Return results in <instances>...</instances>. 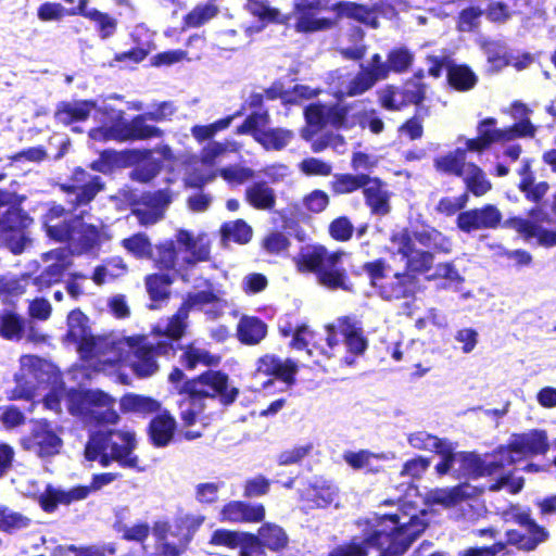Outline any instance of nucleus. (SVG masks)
I'll return each mask as SVG.
<instances>
[{"instance_id": "nucleus-14", "label": "nucleus", "mask_w": 556, "mask_h": 556, "mask_svg": "<svg viewBox=\"0 0 556 556\" xmlns=\"http://www.w3.org/2000/svg\"><path fill=\"white\" fill-rule=\"evenodd\" d=\"M332 7L331 0H300L294 5L296 13L295 31L311 34L333 28L336 21L328 17L314 16L319 11H332Z\"/></svg>"}, {"instance_id": "nucleus-10", "label": "nucleus", "mask_w": 556, "mask_h": 556, "mask_svg": "<svg viewBox=\"0 0 556 556\" xmlns=\"http://www.w3.org/2000/svg\"><path fill=\"white\" fill-rule=\"evenodd\" d=\"M33 219L18 206H11L0 216V241L14 254L21 253L26 244V229Z\"/></svg>"}, {"instance_id": "nucleus-17", "label": "nucleus", "mask_w": 556, "mask_h": 556, "mask_svg": "<svg viewBox=\"0 0 556 556\" xmlns=\"http://www.w3.org/2000/svg\"><path fill=\"white\" fill-rule=\"evenodd\" d=\"M361 189L366 206L372 215L384 216L390 213V192L388 185L378 176L366 175Z\"/></svg>"}, {"instance_id": "nucleus-22", "label": "nucleus", "mask_w": 556, "mask_h": 556, "mask_svg": "<svg viewBox=\"0 0 556 556\" xmlns=\"http://www.w3.org/2000/svg\"><path fill=\"white\" fill-rule=\"evenodd\" d=\"M174 281V276L168 273H153L144 277L146 290L151 301L148 304L149 309H161L169 301Z\"/></svg>"}, {"instance_id": "nucleus-40", "label": "nucleus", "mask_w": 556, "mask_h": 556, "mask_svg": "<svg viewBox=\"0 0 556 556\" xmlns=\"http://www.w3.org/2000/svg\"><path fill=\"white\" fill-rule=\"evenodd\" d=\"M304 118L311 130L303 134V138L308 141L313 134L328 126V105L321 102L309 103L304 108Z\"/></svg>"}, {"instance_id": "nucleus-35", "label": "nucleus", "mask_w": 556, "mask_h": 556, "mask_svg": "<svg viewBox=\"0 0 556 556\" xmlns=\"http://www.w3.org/2000/svg\"><path fill=\"white\" fill-rule=\"evenodd\" d=\"M467 164L466 150H463V148H456L454 151L433 160V167L437 172L455 177H464Z\"/></svg>"}, {"instance_id": "nucleus-43", "label": "nucleus", "mask_w": 556, "mask_h": 556, "mask_svg": "<svg viewBox=\"0 0 556 556\" xmlns=\"http://www.w3.org/2000/svg\"><path fill=\"white\" fill-rule=\"evenodd\" d=\"M359 106V101L351 103L336 102L328 105V125L334 129H351L352 111Z\"/></svg>"}, {"instance_id": "nucleus-52", "label": "nucleus", "mask_w": 556, "mask_h": 556, "mask_svg": "<svg viewBox=\"0 0 556 556\" xmlns=\"http://www.w3.org/2000/svg\"><path fill=\"white\" fill-rule=\"evenodd\" d=\"M147 114H138L130 119L131 141L162 138L164 131L153 125L147 124Z\"/></svg>"}, {"instance_id": "nucleus-31", "label": "nucleus", "mask_w": 556, "mask_h": 556, "mask_svg": "<svg viewBox=\"0 0 556 556\" xmlns=\"http://www.w3.org/2000/svg\"><path fill=\"white\" fill-rule=\"evenodd\" d=\"M262 526L254 533L258 538L263 548L274 553H280L289 545V536L286 530L275 522H261Z\"/></svg>"}, {"instance_id": "nucleus-64", "label": "nucleus", "mask_w": 556, "mask_h": 556, "mask_svg": "<svg viewBox=\"0 0 556 556\" xmlns=\"http://www.w3.org/2000/svg\"><path fill=\"white\" fill-rule=\"evenodd\" d=\"M90 332L87 315L79 308H75L67 315V333L66 337L73 341L79 339L83 334Z\"/></svg>"}, {"instance_id": "nucleus-1", "label": "nucleus", "mask_w": 556, "mask_h": 556, "mask_svg": "<svg viewBox=\"0 0 556 556\" xmlns=\"http://www.w3.org/2000/svg\"><path fill=\"white\" fill-rule=\"evenodd\" d=\"M67 211L55 202L49 204L43 215L47 236L58 243L65 244L76 255L93 253L108 238L102 227L86 223L81 215L65 217Z\"/></svg>"}, {"instance_id": "nucleus-7", "label": "nucleus", "mask_w": 556, "mask_h": 556, "mask_svg": "<svg viewBox=\"0 0 556 556\" xmlns=\"http://www.w3.org/2000/svg\"><path fill=\"white\" fill-rule=\"evenodd\" d=\"M67 401L72 415L93 426L116 425L121 419L113 408L114 399L101 390H72Z\"/></svg>"}, {"instance_id": "nucleus-50", "label": "nucleus", "mask_w": 556, "mask_h": 556, "mask_svg": "<svg viewBox=\"0 0 556 556\" xmlns=\"http://www.w3.org/2000/svg\"><path fill=\"white\" fill-rule=\"evenodd\" d=\"M122 247L136 258H151L152 244L149 237L144 232H137L125 238L121 242Z\"/></svg>"}, {"instance_id": "nucleus-60", "label": "nucleus", "mask_w": 556, "mask_h": 556, "mask_svg": "<svg viewBox=\"0 0 556 556\" xmlns=\"http://www.w3.org/2000/svg\"><path fill=\"white\" fill-rule=\"evenodd\" d=\"M271 482L263 475L248 478L242 483V495L247 500L262 497L269 493Z\"/></svg>"}, {"instance_id": "nucleus-54", "label": "nucleus", "mask_w": 556, "mask_h": 556, "mask_svg": "<svg viewBox=\"0 0 556 556\" xmlns=\"http://www.w3.org/2000/svg\"><path fill=\"white\" fill-rule=\"evenodd\" d=\"M390 73L402 74L410 70L415 56L414 53L406 47L392 48L387 55Z\"/></svg>"}, {"instance_id": "nucleus-49", "label": "nucleus", "mask_w": 556, "mask_h": 556, "mask_svg": "<svg viewBox=\"0 0 556 556\" xmlns=\"http://www.w3.org/2000/svg\"><path fill=\"white\" fill-rule=\"evenodd\" d=\"M224 239L231 240L238 244H247L253 236L252 227L243 219L224 223L220 227Z\"/></svg>"}, {"instance_id": "nucleus-39", "label": "nucleus", "mask_w": 556, "mask_h": 556, "mask_svg": "<svg viewBox=\"0 0 556 556\" xmlns=\"http://www.w3.org/2000/svg\"><path fill=\"white\" fill-rule=\"evenodd\" d=\"M414 238L420 245L432 250L434 253L448 254L452 251L448 238L434 227H424L415 230Z\"/></svg>"}, {"instance_id": "nucleus-59", "label": "nucleus", "mask_w": 556, "mask_h": 556, "mask_svg": "<svg viewBox=\"0 0 556 556\" xmlns=\"http://www.w3.org/2000/svg\"><path fill=\"white\" fill-rule=\"evenodd\" d=\"M503 142H508L519 138H533L536 134V127L529 117L521 118L510 126L502 128Z\"/></svg>"}, {"instance_id": "nucleus-12", "label": "nucleus", "mask_w": 556, "mask_h": 556, "mask_svg": "<svg viewBox=\"0 0 556 556\" xmlns=\"http://www.w3.org/2000/svg\"><path fill=\"white\" fill-rule=\"evenodd\" d=\"M62 443V439L46 419L33 421L29 433L20 439V445L24 451L33 452L39 457H51L59 454Z\"/></svg>"}, {"instance_id": "nucleus-53", "label": "nucleus", "mask_w": 556, "mask_h": 556, "mask_svg": "<svg viewBox=\"0 0 556 556\" xmlns=\"http://www.w3.org/2000/svg\"><path fill=\"white\" fill-rule=\"evenodd\" d=\"M400 98L404 108L409 105L420 106L426 99L427 85L415 83V80H405L401 87H397Z\"/></svg>"}, {"instance_id": "nucleus-3", "label": "nucleus", "mask_w": 556, "mask_h": 556, "mask_svg": "<svg viewBox=\"0 0 556 556\" xmlns=\"http://www.w3.org/2000/svg\"><path fill=\"white\" fill-rule=\"evenodd\" d=\"M137 441L132 431L109 429L90 433L85 445V458L90 462L99 460L108 467L116 462L123 468L137 469L139 457L134 454Z\"/></svg>"}, {"instance_id": "nucleus-6", "label": "nucleus", "mask_w": 556, "mask_h": 556, "mask_svg": "<svg viewBox=\"0 0 556 556\" xmlns=\"http://www.w3.org/2000/svg\"><path fill=\"white\" fill-rule=\"evenodd\" d=\"M513 521L525 528L528 534H523L516 529H508L505 532L506 542L496 541L489 546L468 547L460 553V556H496L505 551L507 545H513L519 551L532 552L549 538L548 531L532 519L528 511L514 514Z\"/></svg>"}, {"instance_id": "nucleus-36", "label": "nucleus", "mask_w": 556, "mask_h": 556, "mask_svg": "<svg viewBox=\"0 0 556 556\" xmlns=\"http://www.w3.org/2000/svg\"><path fill=\"white\" fill-rule=\"evenodd\" d=\"M446 80L450 87L459 92H466L475 88L478 76L467 64H447Z\"/></svg>"}, {"instance_id": "nucleus-46", "label": "nucleus", "mask_w": 556, "mask_h": 556, "mask_svg": "<svg viewBox=\"0 0 556 556\" xmlns=\"http://www.w3.org/2000/svg\"><path fill=\"white\" fill-rule=\"evenodd\" d=\"M30 525L31 519L28 516L0 505V531L12 534L27 529Z\"/></svg>"}, {"instance_id": "nucleus-13", "label": "nucleus", "mask_w": 556, "mask_h": 556, "mask_svg": "<svg viewBox=\"0 0 556 556\" xmlns=\"http://www.w3.org/2000/svg\"><path fill=\"white\" fill-rule=\"evenodd\" d=\"M298 371L299 365L296 361L290 357L281 358L273 353H266L255 362V376L268 378L263 382L264 389L273 386L275 380L292 387L295 384Z\"/></svg>"}, {"instance_id": "nucleus-23", "label": "nucleus", "mask_w": 556, "mask_h": 556, "mask_svg": "<svg viewBox=\"0 0 556 556\" xmlns=\"http://www.w3.org/2000/svg\"><path fill=\"white\" fill-rule=\"evenodd\" d=\"M506 226H508V229L515 230L527 241L535 238L542 247L551 248L556 245V229L548 230L542 228L535 222L519 216L508 217Z\"/></svg>"}, {"instance_id": "nucleus-15", "label": "nucleus", "mask_w": 556, "mask_h": 556, "mask_svg": "<svg viewBox=\"0 0 556 556\" xmlns=\"http://www.w3.org/2000/svg\"><path fill=\"white\" fill-rule=\"evenodd\" d=\"M266 518V508L263 503L245 500H231L226 502L218 511V520L231 525L261 523Z\"/></svg>"}, {"instance_id": "nucleus-19", "label": "nucleus", "mask_w": 556, "mask_h": 556, "mask_svg": "<svg viewBox=\"0 0 556 556\" xmlns=\"http://www.w3.org/2000/svg\"><path fill=\"white\" fill-rule=\"evenodd\" d=\"M511 453L523 455H544L548 448V438L545 430L532 429L523 433H514L507 443Z\"/></svg>"}, {"instance_id": "nucleus-51", "label": "nucleus", "mask_w": 556, "mask_h": 556, "mask_svg": "<svg viewBox=\"0 0 556 556\" xmlns=\"http://www.w3.org/2000/svg\"><path fill=\"white\" fill-rule=\"evenodd\" d=\"M433 452L441 458L434 467L439 477L447 475L452 470L454 463H458V452H455L452 443L446 439L438 441Z\"/></svg>"}, {"instance_id": "nucleus-16", "label": "nucleus", "mask_w": 556, "mask_h": 556, "mask_svg": "<svg viewBox=\"0 0 556 556\" xmlns=\"http://www.w3.org/2000/svg\"><path fill=\"white\" fill-rule=\"evenodd\" d=\"M127 343L130 349V368L134 375L138 378H148L159 370L156 357L150 343L146 342L144 337H129Z\"/></svg>"}, {"instance_id": "nucleus-20", "label": "nucleus", "mask_w": 556, "mask_h": 556, "mask_svg": "<svg viewBox=\"0 0 556 556\" xmlns=\"http://www.w3.org/2000/svg\"><path fill=\"white\" fill-rule=\"evenodd\" d=\"M383 545L382 532L370 530L363 539L353 536L334 545L326 556H369L370 547L381 548Z\"/></svg>"}, {"instance_id": "nucleus-11", "label": "nucleus", "mask_w": 556, "mask_h": 556, "mask_svg": "<svg viewBox=\"0 0 556 556\" xmlns=\"http://www.w3.org/2000/svg\"><path fill=\"white\" fill-rule=\"evenodd\" d=\"M455 223L457 228L465 233L508 228L506 226L507 218L504 219L501 210L491 203L459 212Z\"/></svg>"}, {"instance_id": "nucleus-56", "label": "nucleus", "mask_w": 556, "mask_h": 556, "mask_svg": "<svg viewBox=\"0 0 556 556\" xmlns=\"http://www.w3.org/2000/svg\"><path fill=\"white\" fill-rule=\"evenodd\" d=\"M77 13H80L78 4L66 9L58 2H43L37 10L38 18L43 22L59 21L65 16H77Z\"/></svg>"}, {"instance_id": "nucleus-29", "label": "nucleus", "mask_w": 556, "mask_h": 556, "mask_svg": "<svg viewBox=\"0 0 556 556\" xmlns=\"http://www.w3.org/2000/svg\"><path fill=\"white\" fill-rule=\"evenodd\" d=\"M119 408L124 414L134 413L147 417L160 413L162 403L152 396L126 393L119 399Z\"/></svg>"}, {"instance_id": "nucleus-34", "label": "nucleus", "mask_w": 556, "mask_h": 556, "mask_svg": "<svg viewBox=\"0 0 556 556\" xmlns=\"http://www.w3.org/2000/svg\"><path fill=\"white\" fill-rule=\"evenodd\" d=\"M88 0H78L77 16H83L96 23L99 35L102 39L112 37L117 28L116 18L112 17L109 13L99 11L98 9H87Z\"/></svg>"}, {"instance_id": "nucleus-41", "label": "nucleus", "mask_w": 556, "mask_h": 556, "mask_svg": "<svg viewBox=\"0 0 556 556\" xmlns=\"http://www.w3.org/2000/svg\"><path fill=\"white\" fill-rule=\"evenodd\" d=\"M154 267L163 273L174 270L177 264L178 253L176 242L172 239L159 242L155 245V254H152Z\"/></svg>"}, {"instance_id": "nucleus-62", "label": "nucleus", "mask_w": 556, "mask_h": 556, "mask_svg": "<svg viewBox=\"0 0 556 556\" xmlns=\"http://www.w3.org/2000/svg\"><path fill=\"white\" fill-rule=\"evenodd\" d=\"M188 313L185 312L181 306L178 307L177 312L168 319V323L164 330H159V334L166 336L170 340H180L187 329Z\"/></svg>"}, {"instance_id": "nucleus-9", "label": "nucleus", "mask_w": 556, "mask_h": 556, "mask_svg": "<svg viewBox=\"0 0 556 556\" xmlns=\"http://www.w3.org/2000/svg\"><path fill=\"white\" fill-rule=\"evenodd\" d=\"M67 195L70 212L89 205L105 189V182L99 175H93L83 167H75L68 179L59 185Z\"/></svg>"}, {"instance_id": "nucleus-48", "label": "nucleus", "mask_w": 556, "mask_h": 556, "mask_svg": "<svg viewBox=\"0 0 556 556\" xmlns=\"http://www.w3.org/2000/svg\"><path fill=\"white\" fill-rule=\"evenodd\" d=\"M270 122V115L267 109L258 112H252L247 116L241 125L236 128V135H251L255 140L257 134L265 131V127Z\"/></svg>"}, {"instance_id": "nucleus-42", "label": "nucleus", "mask_w": 556, "mask_h": 556, "mask_svg": "<svg viewBox=\"0 0 556 556\" xmlns=\"http://www.w3.org/2000/svg\"><path fill=\"white\" fill-rule=\"evenodd\" d=\"M293 132L283 128H268L262 134H257L255 141L260 143L266 151H280L285 149L291 139Z\"/></svg>"}, {"instance_id": "nucleus-47", "label": "nucleus", "mask_w": 556, "mask_h": 556, "mask_svg": "<svg viewBox=\"0 0 556 556\" xmlns=\"http://www.w3.org/2000/svg\"><path fill=\"white\" fill-rule=\"evenodd\" d=\"M218 13L219 9L215 3H199L184 16L182 23L185 27L198 28L214 18Z\"/></svg>"}, {"instance_id": "nucleus-25", "label": "nucleus", "mask_w": 556, "mask_h": 556, "mask_svg": "<svg viewBox=\"0 0 556 556\" xmlns=\"http://www.w3.org/2000/svg\"><path fill=\"white\" fill-rule=\"evenodd\" d=\"M338 328L343 337L348 352L353 356H362L368 349V339L366 338L362 326L352 318L344 316L339 318Z\"/></svg>"}, {"instance_id": "nucleus-44", "label": "nucleus", "mask_w": 556, "mask_h": 556, "mask_svg": "<svg viewBox=\"0 0 556 556\" xmlns=\"http://www.w3.org/2000/svg\"><path fill=\"white\" fill-rule=\"evenodd\" d=\"M468 175L464 177V182L467 191L475 197H482L492 189L491 181L486 178L483 169L476 163L469 162L467 164Z\"/></svg>"}, {"instance_id": "nucleus-45", "label": "nucleus", "mask_w": 556, "mask_h": 556, "mask_svg": "<svg viewBox=\"0 0 556 556\" xmlns=\"http://www.w3.org/2000/svg\"><path fill=\"white\" fill-rule=\"evenodd\" d=\"M482 456L473 451L458 452V478H482Z\"/></svg>"}, {"instance_id": "nucleus-4", "label": "nucleus", "mask_w": 556, "mask_h": 556, "mask_svg": "<svg viewBox=\"0 0 556 556\" xmlns=\"http://www.w3.org/2000/svg\"><path fill=\"white\" fill-rule=\"evenodd\" d=\"M193 404L203 400H217L222 406L232 405L239 397V388L232 384L227 372L220 369H207L186 381L178 389Z\"/></svg>"}, {"instance_id": "nucleus-37", "label": "nucleus", "mask_w": 556, "mask_h": 556, "mask_svg": "<svg viewBox=\"0 0 556 556\" xmlns=\"http://www.w3.org/2000/svg\"><path fill=\"white\" fill-rule=\"evenodd\" d=\"M247 202L255 210L271 211L276 205V194L266 181H256L245 190Z\"/></svg>"}, {"instance_id": "nucleus-26", "label": "nucleus", "mask_w": 556, "mask_h": 556, "mask_svg": "<svg viewBox=\"0 0 556 556\" xmlns=\"http://www.w3.org/2000/svg\"><path fill=\"white\" fill-rule=\"evenodd\" d=\"M332 12L336 14L333 20L336 22L346 17L372 28H378L379 26L375 10L365 4L342 0L333 3Z\"/></svg>"}, {"instance_id": "nucleus-57", "label": "nucleus", "mask_w": 556, "mask_h": 556, "mask_svg": "<svg viewBox=\"0 0 556 556\" xmlns=\"http://www.w3.org/2000/svg\"><path fill=\"white\" fill-rule=\"evenodd\" d=\"M431 278L444 279L446 282L442 285V288L454 287L455 290H458L465 281V278L458 273L452 262L439 263Z\"/></svg>"}, {"instance_id": "nucleus-5", "label": "nucleus", "mask_w": 556, "mask_h": 556, "mask_svg": "<svg viewBox=\"0 0 556 556\" xmlns=\"http://www.w3.org/2000/svg\"><path fill=\"white\" fill-rule=\"evenodd\" d=\"M376 521L380 528L372 531L382 532V541L388 543L379 548V556H403L428 527V522L417 515L410 516L408 521H401L399 514H384Z\"/></svg>"}, {"instance_id": "nucleus-18", "label": "nucleus", "mask_w": 556, "mask_h": 556, "mask_svg": "<svg viewBox=\"0 0 556 556\" xmlns=\"http://www.w3.org/2000/svg\"><path fill=\"white\" fill-rule=\"evenodd\" d=\"M176 430L177 421L168 409H162L154 415L146 429L149 442L155 448L168 446L174 440Z\"/></svg>"}, {"instance_id": "nucleus-55", "label": "nucleus", "mask_w": 556, "mask_h": 556, "mask_svg": "<svg viewBox=\"0 0 556 556\" xmlns=\"http://www.w3.org/2000/svg\"><path fill=\"white\" fill-rule=\"evenodd\" d=\"M24 333V320L14 312H4L0 316V334L8 340H20Z\"/></svg>"}, {"instance_id": "nucleus-38", "label": "nucleus", "mask_w": 556, "mask_h": 556, "mask_svg": "<svg viewBox=\"0 0 556 556\" xmlns=\"http://www.w3.org/2000/svg\"><path fill=\"white\" fill-rule=\"evenodd\" d=\"M367 173H336L329 181V189L334 197L361 191Z\"/></svg>"}, {"instance_id": "nucleus-2", "label": "nucleus", "mask_w": 556, "mask_h": 556, "mask_svg": "<svg viewBox=\"0 0 556 556\" xmlns=\"http://www.w3.org/2000/svg\"><path fill=\"white\" fill-rule=\"evenodd\" d=\"M348 253L341 249L330 251L320 243L306 244L293 256L295 269L300 274H312L317 282L331 291H354L348 269L343 266V257Z\"/></svg>"}, {"instance_id": "nucleus-32", "label": "nucleus", "mask_w": 556, "mask_h": 556, "mask_svg": "<svg viewBox=\"0 0 556 556\" xmlns=\"http://www.w3.org/2000/svg\"><path fill=\"white\" fill-rule=\"evenodd\" d=\"M337 494L338 489L331 482L315 481L305 490L303 500L309 508H326L332 504Z\"/></svg>"}, {"instance_id": "nucleus-33", "label": "nucleus", "mask_w": 556, "mask_h": 556, "mask_svg": "<svg viewBox=\"0 0 556 556\" xmlns=\"http://www.w3.org/2000/svg\"><path fill=\"white\" fill-rule=\"evenodd\" d=\"M482 460V477L501 473L506 467L513 466L516 463L507 444L498 445L491 453L484 454Z\"/></svg>"}, {"instance_id": "nucleus-63", "label": "nucleus", "mask_w": 556, "mask_h": 556, "mask_svg": "<svg viewBox=\"0 0 556 556\" xmlns=\"http://www.w3.org/2000/svg\"><path fill=\"white\" fill-rule=\"evenodd\" d=\"M354 225L351 219L341 215L332 219L328 226V233L337 242H348L354 233Z\"/></svg>"}, {"instance_id": "nucleus-24", "label": "nucleus", "mask_w": 556, "mask_h": 556, "mask_svg": "<svg viewBox=\"0 0 556 556\" xmlns=\"http://www.w3.org/2000/svg\"><path fill=\"white\" fill-rule=\"evenodd\" d=\"M176 241L189 253L186 263L193 265L195 263L207 262L211 258V242L205 235L193 237L189 230L179 229L176 232Z\"/></svg>"}, {"instance_id": "nucleus-8", "label": "nucleus", "mask_w": 556, "mask_h": 556, "mask_svg": "<svg viewBox=\"0 0 556 556\" xmlns=\"http://www.w3.org/2000/svg\"><path fill=\"white\" fill-rule=\"evenodd\" d=\"M389 268L387 261L382 257L366 262L362 267L353 269L351 274L355 277L362 276L365 271L369 278L370 286L377 288L382 299L392 301L408 298L413 294L414 276L407 271L395 273L390 281H382Z\"/></svg>"}, {"instance_id": "nucleus-28", "label": "nucleus", "mask_w": 556, "mask_h": 556, "mask_svg": "<svg viewBox=\"0 0 556 556\" xmlns=\"http://www.w3.org/2000/svg\"><path fill=\"white\" fill-rule=\"evenodd\" d=\"M238 341L244 345L260 344L267 336V324L257 316L243 315L239 319L236 329Z\"/></svg>"}, {"instance_id": "nucleus-58", "label": "nucleus", "mask_w": 556, "mask_h": 556, "mask_svg": "<svg viewBox=\"0 0 556 556\" xmlns=\"http://www.w3.org/2000/svg\"><path fill=\"white\" fill-rule=\"evenodd\" d=\"M484 11L479 7H468L458 13L456 28L460 33H475L480 27V18Z\"/></svg>"}, {"instance_id": "nucleus-61", "label": "nucleus", "mask_w": 556, "mask_h": 556, "mask_svg": "<svg viewBox=\"0 0 556 556\" xmlns=\"http://www.w3.org/2000/svg\"><path fill=\"white\" fill-rule=\"evenodd\" d=\"M64 271V264H50L33 279V283L38 288V290L48 289L62 280Z\"/></svg>"}, {"instance_id": "nucleus-21", "label": "nucleus", "mask_w": 556, "mask_h": 556, "mask_svg": "<svg viewBox=\"0 0 556 556\" xmlns=\"http://www.w3.org/2000/svg\"><path fill=\"white\" fill-rule=\"evenodd\" d=\"M204 521L203 516L186 517L176 525L174 536H179L177 543L168 541L161 544V554L163 556H180L191 542L194 533Z\"/></svg>"}, {"instance_id": "nucleus-30", "label": "nucleus", "mask_w": 556, "mask_h": 556, "mask_svg": "<svg viewBox=\"0 0 556 556\" xmlns=\"http://www.w3.org/2000/svg\"><path fill=\"white\" fill-rule=\"evenodd\" d=\"M182 351L179 362L181 366L187 370H193L199 365L213 368L217 367L222 362V356L218 354H212L207 350L195 346L194 343H188L180 346Z\"/></svg>"}, {"instance_id": "nucleus-27", "label": "nucleus", "mask_w": 556, "mask_h": 556, "mask_svg": "<svg viewBox=\"0 0 556 556\" xmlns=\"http://www.w3.org/2000/svg\"><path fill=\"white\" fill-rule=\"evenodd\" d=\"M96 102L91 100L61 101L56 104L54 118L58 123L68 126L89 118Z\"/></svg>"}]
</instances>
